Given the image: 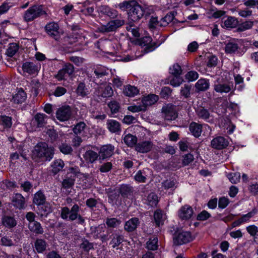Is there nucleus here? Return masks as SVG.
Returning a JSON list of instances; mask_svg holds the SVG:
<instances>
[{"instance_id":"obj_29","label":"nucleus","mask_w":258,"mask_h":258,"mask_svg":"<svg viewBox=\"0 0 258 258\" xmlns=\"http://www.w3.org/2000/svg\"><path fill=\"white\" fill-rule=\"evenodd\" d=\"M153 144L150 141H145L138 143L136 146V149L141 153H147L152 148Z\"/></svg>"},{"instance_id":"obj_59","label":"nucleus","mask_w":258,"mask_h":258,"mask_svg":"<svg viewBox=\"0 0 258 258\" xmlns=\"http://www.w3.org/2000/svg\"><path fill=\"white\" fill-rule=\"evenodd\" d=\"M74 184V179L70 177L64 179L62 182V186L65 189L72 188Z\"/></svg>"},{"instance_id":"obj_51","label":"nucleus","mask_w":258,"mask_h":258,"mask_svg":"<svg viewBox=\"0 0 258 258\" xmlns=\"http://www.w3.org/2000/svg\"><path fill=\"white\" fill-rule=\"evenodd\" d=\"M121 221L115 218H108L106 220V224L108 227L111 228H116L121 224Z\"/></svg>"},{"instance_id":"obj_54","label":"nucleus","mask_w":258,"mask_h":258,"mask_svg":"<svg viewBox=\"0 0 258 258\" xmlns=\"http://www.w3.org/2000/svg\"><path fill=\"white\" fill-rule=\"evenodd\" d=\"M60 151L64 154H70L73 152V149L70 145L62 143L59 146Z\"/></svg>"},{"instance_id":"obj_32","label":"nucleus","mask_w":258,"mask_h":258,"mask_svg":"<svg viewBox=\"0 0 258 258\" xmlns=\"http://www.w3.org/2000/svg\"><path fill=\"white\" fill-rule=\"evenodd\" d=\"M28 228L31 232L37 234H42L44 232L43 228L41 224L37 221L29 223Z\"/></svg>"},{"instance_id":"obj_57","label":"nucleus","mask_w":258,"mask_h":258,"mask_svg":"<svg viewBox=\"0 0 258 258\" xmlns=\"http://www.w3.org/2000/svg\"><path fill=\"white\" fill-rule=\"evenodd\" d=\"M176 181L175 180L167 179L162 182V186L165 189L173 188L175 187Z\"/></svg>"},{"instance_id":"obj_43","label":"nucleus","mask_w":258,"mask_h":258,"mask_svg":"<svg viewBox=\"0 0 258 258\" xmlns=\"http://www.w3.org/2000/svg\"><path fill=\"white\" fill-rule=\"evenodd\" d=\"M112 239L110 242V244L114 248L118 246L122 243L123 240V236L117 233L112 234Z\"/></svg>"},{"instance_id":"obj_48","label":"nucleus","mask_w":258,"mask_h":258,"mask_svg":"<svg viewBox=\"0 0 258 258\" xmlns=\"http://www.w3.org/2000/svg\"><path fill=\"white\" fill-rule=\"evenodd\" d=\"M19 49V45L16 43H10L7 50L6 53L8 56L12 57L18 51Z\"/></svg>"},{"instance_id":"obj_5","label":"nucleus","mask_w":258,"mask_h":258,"mask_svg":"<svg viewBox=\"0 0 258 258\" xmlns=\"http://www.w3.org/2000/svg\"><path fill=\"white\" fill-rule=\"evenodd\" d=\"M125 23L123 19H115L108 22L106 25H103L98 28L99 32L108 33L115 31L117 28L123 26Z\"/></svg>"},{"instance_id":"obj_40","label":"nucleus","mask_w":258,"mask_h":258,"mask_svg":"<svg viewBox=\"0 0 258 258\" xmlns=\"http://www.w3.org/2000/svg\"><path fill=\"white\" fill-rule=\"evenodd\" d=\"M38 214L41 216H46L49 213L51 212V209L48 203L45 202V204L38 206Z\"/></svg>"},{"instance_id":"obj_61","label":"nucleus","mask_w":258,"mask_h":258,"mask_svg":"<svg viewBox=\"0 0 258 258\" xmlns=\"http://www.w3.org/2000/svg\"><path fill=\"white\" fill-rule=\"evenodd\" d=\"M194 156L191 154L188 153L185 154L183 156L182 164L183 166H187L191 163L194 161Z\"/></svg>"},{"instance_id":"obj_14","label":"nucleus","mask_w":258,"mask_h":258,"mask_svg":"<svg viewBox=\"0 0 258 258\" xmlns=\"http://www.w3.org/2000/svg\"><path fill=\"white\" fill-rule=\"evenodd\" d=\"M13 205L17 209L21 210L25 208V199L20 194H15L12 197Z\"/></svg>"},{"instance_id":"obj_4","label":"nucleus","mask_w":258,"mask_h":258,"mask_svg":"<svg viewBox=\"0 0 258 258\" xmlns=\"http://www.w3.org/2000/svg\"><path fill=\"white\" fill-rule=\"evenodd\" d=\"M47 13L42 5H34L29 7L24 13L23 19L26 22H32Z\"/></svg>"},{"instance_id":"obj_12","label":"nucleus","mask_w":258,"mask_h":258,"mask_svg":"<svg viewBox=\"0 0 258 258\" xmlns=\"http://www.w3.org/2000/svg\"><path fill=\"white\" fill-rule=\"evenodd\" d=\"M45 28L46 32L49 36L56 40L59 39L60 35L58 32L59 26L57 23L54 22L49 23L46 25Z\"/></svg>"},{"instance_id":"obj_35","label":"nucleus","mask_w":258,"mask_h":258,"mask_svg":"<svg viewBox=\"0 0 258 258\" xmlns=\"http://www.w3.org/2000/svg\"><path fill=\"white\" fill-rule=\"evenodd\" d=\"M139 93V90L137 87L130 85L125 86L123 89V93L128 97H134Z\"/></svg>"},{"instance_id":"obj_33","label":"nucleus","mask_w":258,"mask_h":258,"mask_svg":"<svg viewBox=\"0 0 258 258\" xmlns=\"http://www.w3.org/2000/svg\"><path fill=\"white\" fill-rule=\"evenodd\" d=\"M64 163L61 159H55L51 164V171L56 174L60 172L64 167Z\"/></svg>"},{"instance_id":"obj_38","label":"nucleus","mask_w":258,"mask_h":258,"mask_svg":"<svg viewBox=\"0 0 258 258\" xmlns=\"http://www.w3.org/2000/svg\"><path fill=\"white\" fill-rule=\"evenodd\" d=\"M47 116L43 113H37L33 120L34 123H36L38 127H40L45 124V118Z\"/></svg>"},{"instance_id":"obj_27","label":"nucleus","mask_w":258,"mask_h":258,"mask_svg":"<svg viewBox=\"0 0 258 258\" xmlns=\"http://www.w3.org/2000/svg\"><path fill=\"white\" fill-rule=\"evenodd\" d=\"M139 224L140 222L138 218H132L125 222L124 226V230L127 232L134 231Z\"/></svg>"},{"instance_id":"obj_23","label":"nucleus","mask_w":258,"mask_h":258,"mask_svg":"<svg viewBox=\"0 0 258 258\" xmlns=\"http://www.w3.org/2000/svg\"><path fill=\"white\" fill-rule=\"evenodd\" d=\"M238 23V20L235 18L229 16L227 18L222 19L221 26L223 28H233L236 27Z\"/></svg>"},{"instance_id":"obj_64","label":"nucleus","mask_w":258,"mask_h":258,"mask_svg":"<svg viewBox=\"0 0 258 258\" xmlns=\"http://www.w3.org/2000/svg\"><path fill=\"white\" fill-rule=\"evenodd\" d=\"M97 204L98 202L97 200L92 198H89L86 201V206L91 210H93L94 208H96Z\"/></svg>"},{"instance_id":"obj_19","label":"nucleus","mask_w":258,"mask_h":258,"mask_svg":"<svg viewBox=\"0 0 258 258\" xmlns=\"http://www.w3.org/2000/svg\"><path fill=\"white\" fill-rule=\"evenodd\" d=\"M189 131L193 136L199 138L202 133L203 125L202 124L192 121L189 125Z\"/></svg>"},{"instance_id":"obj_34","label":"nucleus","mask_w":258,"mask_h":258,"mask_svg":"<svg viewBox=\"0 0 258 258\" xmlns=\"http://www.w3.org/2000/svg\"><path fill=\"white\" fill-rule=\"evenodd\" d=\"M99 93L104 98L110 97L113 94V91L111 85L108 84L99 89Z\"/></svg>"},{"instance_id":"obj_50","label":"nucleus","mask_w":258,"mask_h":258,"mask_svg":"<svg viewBox=\"0 0 258 258\" xmlns=\"http://www.w3.org/2000/svg\"><path fill=\"white\" fill-rule=\"evenodd\" d=\"M148 204L151 207L156 206L158 203V199L157 195L154 192H151L147 197Z\"/></svg>"},{"instance_id":"obj_10","label":"nucleus","mask_w":258,"mask_h":258,"mask_svg":"<svg viewBox=\"0 0 258 258\" xmlns=\"http://www.w3.org/2000/svg\"><path fill=\"white\" fill-rule=\"evenodd\" d=\"M74 72V66L70 63H66L57 73L55 78L61 81L66 79V78L72 75Z\"/></svg>"},{"instance_id":"obj_49","label":"nucleus","mask_w":258,"mask_h":258,"mask_svg":"<svg viewBox=\"0 0 258 258\" xmlns=\"http://www.w3.org/2000/svg\"><path fill=\"white\" fill-rule=\"evenodd\" d=\"M86 127V124L83 121H80L74 126L73 131L76 135H81L84 133Z\"/></svg>"},{"instance_id":"obj_25","label":"nucleus","mask_w":258,"mask_h":258,"mask_svg":"<svg viewBox=\"0 0 258 258\" xmlns=\"http://www.w3.org/2000/svg\"><path fill=\"white\" fill-rule=\"evenodd\" d=\"M214 90L218 93H227L231 91V88L228 84L217 81L214 85Z\"/></svg>"},{"instance_id":"obj_15","label":"nucleus","mask_w":258,"mask_h":258,"mask_svg":"<svg viewBox=\"0 0 258 258\" xmlns=\"http://www.w3.org/2000/svg\"><path fill=\"white\" fill-rule=\"evenodd\" d=\"M114 150V147L110 144L102 146L99 152V158L104 159L110 157L113 154Z\"/></svg>"},{"instance_id":"obj_36","label":"nucleus","mask_w":258,"mask_h":258,"mask_svg":"<svg viewBox=\"0 0 258 258\" xmlns=\"http://www.w3.org/2000/svg\"><path fill=\"white\" fill-rule=\"evenodd\" d=\"M210 86L209 81L205 79H201L196 84V89L200 91L207 90Z\"/></svg>"},{"instance_id":"obj_30","label":"nucleus","mask_w":258,"mask_h":258,"mask_svg":"<svg viewBox=\"0 0 258 258\" xmlns=\"http://www.w3.org/2000/svg\"><path fill=\"white\" fill-rule=\"evenodd\" d=\"M154 219L156 225L160 226L163 225L166 219V216L161 210H157L154 212Z\"/></svg>"},{"instance_id":"obj_16","label":"nucleus","mask_w":258,"mask_h":258,"mask_svg":"<svg viewBox=\"0 0 258 258\" xmlns=\"http://www.w3.org/2000/svg\"><path fill=\"white\" fill-rule=\"evenodd\" d=\"M11 237L13 238V240L7 236L2 237L0 240V244L4 246L8 247H11L17 245L20 240L18 235L14 234L12 235Z\"/></svg>"},{"instance_id":"obj_37","label":"nucleus","mask_w":258,"mask_h":258,"mask_svg":"<svg viewBox=\"0 0 258 258\" xmlns=\"http://www.w3.org/2000/svg\"><path fill=\"white\" fill-rule=\"evenodd\" d=\"M253 26V22L250 20L245 21L237 25V31L240 32L250 29Z\"/></svg>"},{"instance_id":"obj_13","label":"nucleus","mask_w":258,"mask_h":258,"mask_svg":"<svg viewBox=\"0 0 258 258\" xmlns=\"http://www.w3.org/2000/svg\"><path fill=\"white\" fill-rule=\"evenodd\" d=\"M192 208L189 205L182 206L178 211V216L181 220H187L193 215Z\"/></svg>"},{"instance_id":"obj_17","label":"nucleus","mask_w":258,"mask_h":258,"mask_svg":"<svg viewBox=\"0 0 258 258\" xmlns=\"http://www.w3.org/2000/svg\"><path fill=\"white\" fill-rule=\"evenodd\" d=\"M228 145V141L223 137H217L214 138L211 141V146L216 149H222L226 148Z\"/></svg>"},{"instance_id":"obj_18","label":"nucleus","mask_w":258,"mask_h":258,"mask_svg":"<svg viewBox=\"0 0 258 258\" xmlns=\"http://www.w3.org/2000/svg\"><path fill=\"white\" fill-rule=\"evenodd\" d=\"M48 247L47 242L43 239L37 238L34 243V249L39 253H43Z\"/></svg>"},{"instance_id":"obj_21","label":"nucleus","mask_w":258,"mask_h":258,"mask_svg":"<svg viewBox=\"0 0 258 258\" xmlns=\"http://www.w3.org/2000/svg\"><path fill=\"white\" fill-rule=\"evenodd\" d=\"M108 130L112 133L119 134L121 131L120 123L114 119H108L106 123Z\"/></svg>"},{"instance_id":"obj_45","label":"nucleus","mask_w":258,"mask_h":258,"mask_svg":"<svg viewBox=\"0 0 258 258\" xmlns=\"http://www.w3.org/2000/svg\"><path fill=\"white\" fill-rule=\"evenodd\" d=\"M76 93L78 95L82 97H85L89 94V90L86 88L85 83L81 82L78 84L76 89Z\"/></svg>"},{"instance_id":"obj_62","label":"nucleus","mask_w":258,"mask_h":258,"mask_svg":"<svg viewBox=\"0 0 258 258\" xmlns=\"http://www.w3.org/2000/svg\"><path fill=\"white\" fill-rule=\"evenodd\" d=\"M247 232L251 236L255 237L258 233V227L255 225L248 226L246 228Z\"/></svg>"},{"instance_id":"obj_39","label":"nucleus","mask_w":258,"mask_h":258,"mask_svg":"<svg viewBox=\"0 0 258 258\" xmlns=\"http://www.w3.org/2000/svg\"><path fill=\"white\" fill-rule=\"evenodd\" d=\"M175 13L174 12H170L167 14L160 21V26L164 27L172 22L175 18Z\"/></svg>"},{"instance_id":"obj_46","label":"nucleus","mask_w":258,"mask_h":258,"mask_svg":"<svg viewBox=\"0 0 258 258\" xmlns=\"http://www.w3.org/2000/svg\"><path fill=\"white\" fill-rule=\"evenodd\" d=\"M126 30L131 32L133 36L135 37H139L140 33L138 27L135 26L133 22H130L126 27Z\"/></svg>"},{"instance_id":"obj_11","label":"nucleus","mask_w":258,"mask_h":258,"mask_svg":"<svg viewBox=\"0 0 258 258\" xmlns=\"http://www.w3.org/2000/svg\"><path fill=\"white\" fill-rule=\"evenodd\" d=\"M72 114L69 106H63L58 108L56 112V118L60 121H64L69 119Z\"/></svg>"},{"instance_id":"obj_41","label":"nucleus","mask_w":258,"mask_h":258,"mask_svg":"<svg viewBox=\"0 0 258 258\" xmlns=\"http://www.w3.org/2000/svg\"><path fill=\"white\" fill-rule=\"evenodd\" d=\"M196 114L198 117L205 120H207L210 116L209 110L204 107L198 108L196 110Z\"/></svg>"},{"instance_id":"obj_20","label":"nucleus","mask_w":258,"mask_h":258,"mask_svg":"<svg viewBox=\"0 0 258 258\" xmlns=\"http://www.w3.org/2000/svg\"><path fill=\"white\" fill-rule=\"evenodd\" d=\"M240 49L238 42L231 40L226 44L225 51L227 54H233L239 52Z\"/></svg>"},{"instance_id":"obj_24","label":"nucleus","mask_w":258,"mask_h":258,"mask_svg":"<svg viewBox=\"0 0 258 258\" xmlns=\"http://www.w3.org/2000/svg\"><path fill=\"white\" fill-rule=\"evenodd\" d=\"M12 125V119L11 117L6 115L0 116V130L2 131L8 130Z\"/></svg>"},{"instance_id":"obj_60","label":"nucleus","mask_w":258,"mask_h":258,"mask_svg":"<svg viewBox=\"0 0 258 258\" xmlns=\"http://www.w3.org/2000/svg\"><path fill=\"white\" fill-rule=\"evenodd\" d=\"M131 187L128 185H122L120 187L119 192L123 197H127L131 192Z\"/></svg>"},{"instance_id":"obj_22","label":"nucleus","mask_w":258,"mask_h":258,"mask_svg":"<svg viewBox=\"0 0 258 258\" xmlns=\"http://www.w3.org/2000/svg\"><path fill=\"white\" fill-rule=\"evenodd\" d=\"M2 224L6 228L11 229L17 225V222L14 216L4 215L2 218Z\"/></svg>"},{"instance_id":"obj_7","label":"nucleus","mask_w":258,"mask_h":258,"mask_svg":"<svg viewBox=\"0 0 258 258\" xmlns=\"http://www.w3.org/2000/svg\"><path fill=\"white\" fill-rule=\"evenodd\" d=\"M192 240L190 232L182 231L177 233L173 236V243L175 245H182Z\"/></svg>"},{"instance_id":"obj_53","label":"nucleus","mask_w":258,"mask_h":258,"mask_svg":"<svg viewBox=\"0 0 258 258\" xmlns=\"http://www.w3.org/2000/svg\"><path fill=\"white\" fill-rule=\"evenodd\" d=\"M147 247L148 249L154 250L158 247V238L153 237L150 238L147 243Z\"/></svg>"},{"instance_id":"obj_44","label":"nucleus","mask_w":258,"mask_h":258,"mask_svg":"<svg viewBox=\"0 0 258 258\" xmlns=\"http://www.w3.org/2000/svg\"><path fill=\"white\" fill-rule=\"evenodd\" d=\"M83 156L86 161L91 163H93L96 161L99 156L98 154L96 152L92 150L87 151Z\"/></svg>"},{"instance_id":"obj_31","label":"nucleus","mask_w":258,"mask_h":258,"mask_svg":"<svg viewBox=\"0 0 258 258\" xmlns=\"http://www.w3.org/2000/svg\"><path fill=\"white\" fill-rule=\"evenodd\" d=\"M27 95L24 90H19L13 97L12 101L16 104H21L26 99Z\"/></svg>"},{"instance_id":"obj_28","label":"nucleus","mask_w":258,"mask_h":258,"mask_svg":"<svg viewBox=\"0 0 258 258\" xmlns=\"http://www.w3.org/2000/svg\"><path fill=\"white\" fill-rule=\"evenodd\" d=\"M45 202H46V198L42 190H40L34 195L33 198V204L37 206H41L45 204Z\"/></svg>"},{"instance_id":"obj_3","label":"nucleus","mask_w":258,"mask_h":258,"mask_svg":"<svg viewBox=\"0 0 258 258\" xmlns=\"http://www.w3.org/2000/svg\"><path fill=\"white\" fill-rule=\"evenodd\" d=\"M80 207L78 204H74L71 210L67 207L61 209L60 217L65 220L73 221L77 220V223L83 226L85 224V218L79 214Z\"/></svg>"},{"instance_id":"obj_58","label":"nucleus","mask_w":258,"mask_h":258,"mask_svg":"<svg viewBox=\"0 0 258 258\" xmlns=\"http://www.w3.org/2000/svg\"><path fill=\"white\" fill-rule=\"evenodd\" d=\"M170 72L175 77L179 76L182 73L181 67L177 63L174 64L172 68H170Z\"/></svg>"},{"instance_id":"obj_56","label":"nucleus","mask_w":258,"mask_h":258,"mask_svg":"<svg viewBox=\"0 0 258 258\" xmlns=\"http://www.w3.org/2000/svg\"><path fill=\"white\" fill-rule=\"evenodd\" d=\"M227 177L232 183L236 184L240 181V174L238 172L230 173L228 174Z\"/></svg>"},{"instance_id":"obj_9","label":"nucleus","mask_w":258,"mask_h":258,"mask_svg":"<svg viewBox=\"0 0 258 258\" xmlns=\"http://www.w3.org/2000/svg\"><path fill=\"white\" fill-rule=\"evenodd\" d=\"M162 112L164 118L167 120H173L177 117V113L174 105L168 104L163 106Z\"/></svg>"},{"instance_id":"obj_2","label":"nucleus","mask_w":258,"mask_h":258,"mask_svg":"<svg viewBox=\"0 0 258 258\" xmlns=\"http://www.w3.org/2000/svg\"><path fill=\"white\" fill-rule=\"evenodd\" d=\"M54 148L45 142H39L32 151V159L36 162L50 161L53 157Z\"/></svg>"},{"instance_id":"obj_26","label":"nucleus","mask_w":258,"mask_h":258,"mask_svg":"<svg viewBox=\"0 0 258 258\" xmlns=\"http://www.w3.org/2000/svg\"><path fill=\"white\" fill-rule=\"evenodd\" d=\"M99 11L102 14L108 16L111 19L117 18L118 15V12L116 10L106 5L101 6L99 8Z\"/></svg>"},{"instance_id":"obj_63","label":"nucleus","mask_w":258,"mask_h":258,"mask_svg":"<svg viewBox=\"0 0 258 258\" xmlns=\"http://www.w3.org/2000/svg\"><path fill=\"white\" fill-rule=\"evenodd\" d=\"M108 106L109 108L110 109L111 112L112 113H116L119 110V104L115 101H111L108 104Z\"/></svg>"},{"instance_id":"obj_42","label":"nucleus","mask_w":258,"mask_h":258,"mask_svg":"<svg viewBox=\"0 0 258 258\" xmlns=\"http://www.w3.org/2000/svg\"><path fill=\"white\" fill-rule=\"evenodd\" d=\"M158 100V96L154 94H150L145 97L143 99V103L145 106H150L155 103Z\"/></svg>"},{"instance_id":"obj_47","label":"nucleus","mask_w":258,"mask_h":258,"mask_svg":"<svg viewBox=\"0 0 258 258\" xmlns=\"http://www.w3.org/2000/svg\"><path fill=\"white\" fill-rule=\"evenodd\" d=\"M123 141L124 143L128 147H133L136 144L137 138L136 136L128 134L124 136Z\"/></svg>"},{"instance_id":"obj_55","label":"nucleus","mask_w":258,"mask_h":258,"mask_svg":"<svg viewBox=\"0 0 258 258\" xmlns=\"http://www.w3.org/2000/svg\"><path fill=\"white\" fill-rule=\"evenodd\" d=\"M257 212V210L256 208H253L251 211L248 212L247 214L243 215L240 219L242 223L248 221L251 217L255 215Z\"/></svg>"},{"instance_id":"obj_1","label":"nucleus","mask_w":258,"mask_h":258,"mask_svg":"<svg viewBox=\"0 0 258 258\" xmlns=\"http://www.w3.org/2000/svg\"><path fill=\"white\" fill-rule=\"evenodd\" d=\"M117 7L123 11H126L128 20L133 22H137L143 16L149 17L153 9L147 7H142L135 0L124 1L118 4Z\"/></svg>"},{"instance_id":"obj_52","label":"nucleus","mask_w":258,"mask_h":258,"mask_svg":"<svg viewBox=\"0 0 258 258\" xmlns=\"http://www.w3.org/2000/svg\"><path fill=\"white\" fill-rule=\"evenodd\" d=\"M134 178L136 181L139 182H145L146 180V175L145 171L139 170L135 175Z\"/></svg>"},{"instance_id":"obj_8","label":"nucleus","mask_w":258,"mask_h":258,"mask_svg":"<svg viewBox=\"0 0 258 258\" xmlns=\"http://www.w3.org/2000/svg\"><path fill=\"white\" fill-rule=\"evenodd\" d=\"M22 70L24 73L30 75L37 74L41 68V64L36 61H27L22 65Z\"/></svg>"},{"instance_id":"obj_6","label":"nucleus","mask_w":258,"mask_h":258,"mask_svg":"<svg viewBox=\"0 0 258 258\" xmlns=\"http://www.w3.org/2000/svg\"><path fill=\"white\" fill-rule=\"evenodd\" d=\"M140 45L144 47L143 51L148 53L154 50L159 45L155 42H152V38L150 36H145L139 40Z\"/></svg>"}]
</instances>
